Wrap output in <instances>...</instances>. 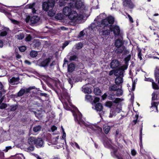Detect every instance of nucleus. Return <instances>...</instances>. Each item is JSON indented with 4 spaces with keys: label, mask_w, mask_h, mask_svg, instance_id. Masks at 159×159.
Returning <instances> with one entry per match:
<instances>
[{
    "label": "nucleus",
    "mask_w": 159,
    "mask_h": 159,
    "mask_svg": "<svg viewBox=\"0 0 159 159\" xmlns=\"http://www.w3.org/2000/svg\"><path fill=\"white\" fill-rule=\"evenodd\" d=\"M62 93L61 95V101L63 103L64 108L67 110H70V107L69 105L72 107L75 111L73 112V114L75 117V121L77 122L81 126H85L87 127V129L88 131H90V129L93 131H97L98 132H101L102 129L98 126L91 124L89 123L86 122L82 119V115L80 113L77 108L72 105L70 101V97L66 92V90L65 89H63Z\"/></svg>",
    "instance_id": "f257e3e1"
},
{
    "label": "nucleus",
    "mask_w": 159,
    "mask_h": 159,
    "mask_svg": "<svg viewBox=\"0 0 159 159\" xmlns=\"http://www.w3.org/2000/svg\"><path fill=\"white\" fill-rule=\"evenodd\" d=\"M114 20L113 17L111 16L107 17L106 14L103 13L95 19V22L91 24V27L93 30L96 28L100 34L103 36L108 35L110 34V31L108 29V25L113 24Z\"/></svg>",
    "instance_id": "f03ea898"
},
{
    "label": "nucleus",
    "mask_w": 159,
    "mask_h": 159,
    "mask_svg": "<svg viewBox=\"0 0 159 159\" xmlns=\"http://www.w3.org/2000/svg\"><path fill=\"white\" fill-rule=\"evenodd\" d=\"M68 6H66L63 9V14L72 21L79 22L83 19V15L81 14H78L74 10L73 3L70 2H68Z\"/></svg>",
    "instance_id": "7ed1b4c3"
},
{
    "label": "nucleus",
    "mask_w": 159,
    "mask_h": 159,
    "mask_svg": "<svg viewBox=\"0 0 159 159\" xmlns=\"http://www.w3.org/2000/svg\"><path fill=\"white\" fill-rule=\"evenodd\" d=\"M103 144L105 147L111 148V153L112 157L118 159H123L121 156L119 154L117 151V148L111 146V142L110 139H106L104 141Z\"/></svg>",
    "instance_id": "20e7f679"
},
{
    "label": "nucleus",
    "mask_w": 159,
    "mask_h": 159,
    "mask_svg": "<svg viewBox=\"0 0 159 159\" xmlns=\"http://www.w3.org/2000/svg\"><path fill=\"white\" fill-rule=\"evenodd\" d=\"M71 2L73 3L74 9L76 8L82 13L84 12L85 7L81 0H73Z\"/></svg>",
    "instance_id": "39448f33"
},
{
    "label": "nucleus",
    "mask_w": 159,
    "mask_h": 159,
    "mask_svg": "<svg viewBox=\"0 0 159 159\" xmlns=\"http://www.w3.org/2000/svg\"><path fill=\"white\" fill-rule=\"evenodd\" d=\"M55 3L54 0H48L47 2H44L42 5L43 9L46 11L50 8H53Z\"/></svg>",
    "instance_id": "423d86ee"
},
{
    "label": "nucleus",
    "mask_w": 159,
    "mask_h": 159,
    "mask_svg": "<svg viewBox=\"0 0 159 159\" xmlns=\"http://www.w3.org/2000/svg\"><path fill=\"white\" fill-rule=\"evenodd\" d=\"M157 98V96L155 93H154L152 94V101L151 102V106L150 107V109L152 111H154L158 112V109L157 106L158 103L156 102L155 100Z\"/></svg>",
    "instance_id": "0eeeda50"
},
{
    "label": "nucleus",
    "mask_w": 159,
    "mask_h": 159,
    "mask_svg": "<svg viewBox=\"0 0 159 159\" xmlns=\"http://www.w3.org/2000/svg\"><path fill=\"white\" fill-rule=\"evenodd\" d=\"M92 108L93 109L95 110L97 112H99V114L100 116L103 114V112L102 111L103 106L101 104L98 103H92Z\"/></svg>",
    "instance_id": "6e6552de"
},
{
    "label": "nucleus",
    "mask_w": 159,
    "mask_h": 159,
    "mask_svg": "<svg viewBox=\"0 0 159 159\" xmlns=\"http://www.w3.org/2000/svg\"><path fill=\"white\" fill-rule=\"evenodd\" d=\"M110 27L108 26V30L109 29L110 31H113L115 36H118L119 35L120 30L119 27L117 25H110Z\"/></svg>",
    "instance_id": "1a4fd4ad"
},
{
    "label": "nucleus",
    "mask_w": 159,
    "mask_h": 159,
    "mask_svg": "<svg viewBox=\"0 0 159 159\" xmlns=\"http://www.w3.org/2000/svg\"><path fill=\"white\" fill-rule=\"evenodd\" d=\"M92 88L91 84L88 83L82 87V91L85 93H92Z\"/></svg>",
    "instance_id": "9d476101"
},
{
    "label": "nucleus",
    "mask_w": 159,
    "mask_h": 159,
    "mask_svg": "<svg viewBox=\"0 0 159 159\" xmlns=\"http://www.w3.org/2000/svg\"><path fill=\"white\" fill-rule=\"evenodd\" d=\"M122 4L124 7L130 9L133 8L134 6L131 0H122Z\"/></svg>",
    "instance_id": "9b49d317"
},
{
    "label": "nucleus",
    "mask_w": 159,
    "mask_h": 159,
    "mask_svg": "<svg viewBox=\"0 0 159 159\" xmlns=\"http://www.w3.org/2000/svg\"><path fill=\"white\" fill-rule=\"evenodd\" d=\"M80 81H81V78L80 77L76 78L72 77L68 79L69 83L70 84L71 87H72V85L74 83Z\"/></svg>",
    "instance_id": "f8f14e48"
},
{
    "label": "nucleus",
    "mask_w": 159,
    "mask_h": 159,
    "mask_svg": "<svg viewBox=\"0 0 159 159\" xmlns=\"http://www.w3.org/2000/svg\"><path fill=\"white\" fill-rule=\"evenodd\" d=\"M124 69V67H122L121 66L119 69L116 70L115 71L114 74L115 76H123V72Z\"/></svg>",
    "instance_id": "ddd939ff"
},
{
    "label": "nucleus",
    "mask_w": 159,
    "mask_h": 159,
    "mask_svg": "<svg viewBox=\"0 0 159 159\" xmlns=\"http://www.w3.org/2000/svg\"><path fill=\"white\" fill-rule=\"evenodd\" d=\"M35 3H33L32 4H28L26 6L27 8L31 9H32V12L33 13H35L36 12V10L38 8V7L35 6Z\"/></svg>",
    "instance_id": "4468645a"
},
{
    "label": "nucleus",
    "mask_w": 159,
    "mask_h": 159,
    "mask_svg": "<svg viewBox=\"0 0 159 159\" xmlns=\"http://www.w3.org/2000/svg\"><path fill=\"white\" fill-rule=\"evenodd\" d=\"M19 77H13L9 80V82L11 85L17 84L19 83Z\"/></svg>",
    "instance_id": "2eb2a0df"
},
{
    "label": "nucleus",
    "mask_w": 159,
    "mask_h": 159,
    "mask_svg": "<svg viewBox=\"0 0 159 159\" xmlns=\"http://www.w3.org/2000/svg\"><path fill=\"white\" fill-rule=\"evenodd\" d=\"M145 81H150L152 83V85L153 89H158L159 87L158 85L154 82V80L150 78H146Z\"/></svg>",
    "instance_id": "dca6fc26"
},
{
    "label": "nucleus",
    "mask_w": 159,
    "mask_h": 159,
    "mask_svg": "<svg viewBox=\"0 0 159 159\" xmlns=\"http://www.w3.org/2000/svg\"><path fill=\"white\" fill-rule=\"evenodd\" d=\"M120 63L118 61L116 60H113L111 63V66L112 69L117 67L119 66Z\"/></svg>",
    "instance_id": "f3484780"
},
{
    "label": "nucleus",
    "mask_w": 159,
    "mask_h": 159,
    "mask_svg": "<svg viewBox=\"0 0 159 159\" xmlns=\"http://www.w3.org/2000/svg\"><path fill=\"white\" fill-rule=\"evenodd\" d=\"M57 1L58 0H56ZM73 0H59L57 2L60 7L66 5V3H68V2H72Z\"/></svg>",
    "instance_id": "a211bd4d"
},
{
    "label": "nucleus",
    "mask_w": 159,
    "mask_h": 159,
    "mask_svg": "<svg viewBox=\"0 0 159 159\" xmlns=\"http://www.w3.org/2000/svg\"><path fill=\"white\" fill-rule=\"evenodd\" d=\"M40 17L37 16H34L30 18V21L32 24H34L39 20Z\"/></svg>",
    "instance_id": "6ab92c4d"
},
{
    "label": "nucleus",
    "mask_w": 159,
    "mask_h": 159,
    "mask_svg": "<svg viewBox=\"0 0 159 159\" xmlns=\"http://www.w3.org/2000/svg\"><path fill=\"white\" fill-rule=\"evenodd\" d=\"M131 55H129L125 59V64L122 66V67H124V69H126L128 65V62L130 60L131 58Z\"/></svg>",
    "instance_id": "aec40b11"
},
{
    "label": "nucleus",
    "mask_w": 159,
    "mask_h": 159,
    "mask_svg": "<svg viewBox=\"0 0 159 159\" xmlns=\"http://www.w3.org/2000/svg\"><path fill=\"white\" fill-rule=\"evenodd\" d=\"M51 61V58H48L43 61L41 63L40 65L45 67L48 65L49 63Z\"/></svg>",
    "instance_id": "412c9836"
},
{
    "label": "nucleus",
    "mask_w": 159,
    "mask_h": 159,
    "mask_svg": "<svg viewBox=\"0 0 159 159\" xmlns=\"http://www.w3.org/2000/svg\"><path fill=\"white\" fill-rule=\"evenodd\" d=\"M75 65L73 63H70L68 65L67 70L69 72H72L75 70Z\"/></svg>",
    "instance_id": "4be33fe9"
},
{
    "label": "nucleus",
    "mask_w": 159,
    "mask_h": 159,
    "mask_svg": "<svg viewBox=\"0 0 159 159\" xmlns=\"http://www.w3.org/2000/svg\"><path fill=\"white\" fill-rule=\"evenodd\" d=\"M36 139L33 137H30L29 139L28 142L29 144L33 146L34 144L36 145Z\"/></svg>",
    "instance_id": "5701e85b"
},
{
    "label": "nucleus",
    "mask_w": 159,
    "mask_h": 159,
    "mask_svg": "<svg viewBox=\"0 0 159 159\" xmlns=\"http://www.w3.org/2000/svg\"><path fill=\"white\" fill-rule=\"evenodd\" d=\"M43 144V142L41 138L36 139V145L37 147H41Z\"/></svg>",
    "instance_id": "b1692460"
},
{
    "label": "nucleus",
    "mask_w": 159,
    "mask_h": 159,
    "mask_svg": "<svg viewBox=\"0 0 159 159\" xmlns=\"http://www.w3.org/2000/svg\"><path fill=\"white\" fill-rule=\"evenodd\" d=\"M8 29L7 28H5L2 29L0 32V36H6L8 33Z\"/></svg>",
    "instance_id": "393cba45"
},
{
    "label": "nucleus",
    "mask_w": 159,
    "mask_h": 159,
    "mask_svg": "<svg viewBox=\"0 0 159 159\" xmlns=\"http://www.w3.org/2000/svg\"><path fill=\"white\" fill-rule=\"evenodd\" d=\"M122 77L121 76H118L115 79V83L116 84H120L123 82Z\"/></svg>",
    "instance_id": "a878e982"
},
{
    "label": "nucleus",
    "mask_w": 159,
    "mask_h": 159,
    "mask_svg": "<svg viewBox=\"0 0 159 159\" xmlns=\"http://www.w3.org/2000/svg\"><path fill=\"white\" fill-rule=\"evenodd\" d=\"M48 14L50 16H53L55 14L56 11L53 8H50L48 10Z\"/></svg>",
    "instance_id": "bb28decb"
},
{
    "label": "nucleus",
    "mask_w": 159,
    "mask_h": 159,
    "mask_svg": "<svg viewBox=\"0 0 159 159\" xmlns=\"http://www.w3.org/2000/svg\"><path fill=\"white\" fill-rule=\"evenodd\" d=\"M155 76L156 81H157L159 84V70L157 68L155 72Z\"/></svg>",
    "instance_id": "cd10ccee"
},
{
    "label": "nucleus",
    "mask_w": 159,
    "mask_h": 159,
    "mask_svg": "<svg viewBox=\"0 0 159 159\" xmlns=\"http://www.w3.org/2000/svg\"><path fill=\"white\" fill-rule=\"evenodd\" d=\"M65 15H64L63 13H60L56 15L55 18L57 19L62 20L65 18Z\"/></svg>",
    "instance_id": "c85d7f7f"
},
{
    "label": "nucleus",
    "mask_w": 159,
    "mask_h": 159,
    "mask_svg": "<svg viewBox=\"0 0 159 159\" xmlns=\"http://www.w3.org/2000/svg\"><path fill=\"white\" fill-rule=\"evenodd\" d=\"M93 99V97L89 94L86 95L85 96V100L87 102H92Z\"/></svg>",
    "instance_id": "c756f323"
},
{
    "label": "nucleus",
    "mask_w": 159,
    "mask_h": 159,
    "mask_svg": "<svg viewBox=\"0 0 159 159\" xmlns=\"http://www.w3.org/2000/svg\"><path fill=\"white\" fill-rule=\"evenodd\" d=\"M122 44V42L120 40L117 39L116 40L115 42V45L116 47L119 48Z\"/></svg>",
    "instance_id": "7c9ffc66"
},
{
    "label": "nucleus",
    "mask_w": 159,
    "mask_h": 159,
    "mask_svg": "<svg viewBox=\"0 0 159 159\" xmlns=\"http://www.w3.org/2000/svg\"><path fill=\"white\" fill-rule=\"evenodd\" d=\"M142 127H143V125H142L141 128L140 129V134H139V136H140L139 139H140V147L141 148L142 146V129H143Z\"/></svg>",
    "instance_id": "2f4dec72"
},
{
    "label": "nucleus",
    "mask_w": 159,
    "mask_h": 159,
    "mask_svg": "<svg viewBox=\"0 0 159 159\" xmlns=\"http://www.w3.org/2000/svg\"><path fill=\"white\" fill-rule=\"evenodd\" d=\"M94 92L96 95H99L101 93V91L98 88H95L94 89Z\"/></svg>",
    "instance_id": "473e14b6"
},
{
    "label": "nucleus",
    "mask_w": 159,
    "mask_h": 159,
    "mask_svg": "<svg viewBox=\"0 0 159 159\" xmlns=\"http://www.w3.org/2000/svg\"><path fill=\"white\" fill-rule=\"evenodd\" d=\"M15 37L18 39H22L24 38V35L23 33H20L16 35Z\"/></svg>",
    "instance_id": "72a5a7b5"
},
{
    "label": "nucleus",
    "mask_w": 159,
    "mask_h": 159,
    "mask_svg": "<svg viewBox=\"0 0 159 159\" xmlns=\"http://www.w3.org/2000/svg\"><path fill=\"white\" fill-rule=\"evenodd\" d=\"M41 129V127L40 125L35 126L33 128V131L35 132L40 131Z\"/></svg>",
    "instance_id": "f704fd0d"
},
{
    "label": "nucleus",
    "mask_w": 159,
    "mask_h": 159,
    "mask_svg": "<svg viewBox=\"0 0 159 159\" xmlns=\"http://www.w3.org/2000/svg\"><path fill=\"white\" fill-rule=\"evenodd\" d=\"M110 129V127L108 125H106L103 128V129L105 133L107 134L109 132Z\"/></svg>",
    "instance_id": "c9c22d12"
},
{
    "label": "nucleus",
    "mask_w": 159,
    "mask_h": 159,
    "mask_svg": "<svg viewBox=\"0 0 159 159\" xmlns=\"http://www.w3.org/2000/svg\"><path fill=\"white\" fill-rule=\"evenodd\" d=\"M30 54L31 57H34L37 56L38 55V53L36 51H32L31 52Z\"/></svg>",
    "instance_id": "e433bc0d"
},
{
    "label": "nucleus",
    "mask_w": 159,
    "mask_h": 159,
    "mask_svg": "<svg viewBox=\"0 0 159 159\" xmlns=\"http://www.w3.org/2000/svg\"><path fill=\"white\" fill-rule=\"evenodd\" d=\"M71 145L74 148H77L79 149H80V147L79 145L76 142H71L70 143Z\"/></svg>",
    "instance_id": "4c0bfd02"
},
{
    "label": "nucleus",
    "mask_w": 159,
    "mask_h": 159,
    "mask_svg": "<svg viewBox=\"0 0 159 159\" xmlns=\"http://www.w3.org/2000/svg\"><path fill=\"white\" fill-rule=\"evenodd\" d=\"M116 91V93L117 96H119L122 95L123 91L121 89H119L118 88Z\"/></svg>",
    "instance_id": "58836bf2"
},
{
    "label": "nucleus",
    "mask_w": 159,
    "mask_h": 159,
    "mask_svg": "<svg viewBox=\"0 0 159 159\" xmlns=\"http://www.w3.org/2000/svg\"><path fill=\"white\" fill-rule=\"evenodd\" d=\"M116 114V113L115 112V110H114V109H112L111 111L109 117L110 118L112 117L113 116H115Z\"/></svg>",
    "instance_id": "ea45409f"
},
{
    "label": "nucleus",
    "mask_w": 159,
    "mask_h": 159,
    "mask_svg": "<svg viewBox=\"0 0 159 159\" xmlns=\"http://www.w3.org/2000/svg\"><path fill=\"white\" fill-rule=\"evenodd\" d=\"M122 134L120 133V131L119 130H117L116 132V139H118L122 137Z\"/></svg>",
    "instance_id": "a19ab883"
},
{
    "label": "nucleus",
    "mask_w": 159,
    "mask_h": 159,
    "mask_svg": "<svg viewBox=\"0 0 159 159\" xmlns=\"http://www.w3.org/2000/svg\"><path fill=\"white\" fill-rule=\"evenodd\" d=\"M25 89H21L18 92V96H22L25 93Z\"/></svg>",
    "instance_id": "79ce46f5"
},
{
    "label": "nucleus",
    "mask_w": 159,
    "mask_h": 159,
    "mask_svg": "<svg viewBox=\"0 0 159 159\" xmlns=\"http://www.w3.org/2000/svg\"><path fill=\"white\" fill-rule=\"evenodd\" d=\"M118 88L116 85H114L110 88V90L111 91H117Z\"/></svg>",
    "instance_id": "37998d69"
},
{
    "label": "nucleus",
    "mask_w": 159,
    "mask_h": 159,
    "mask_svg": "<svg viewBox=\"0 0 159 159\" xmlns=\"http://www.w3.org/2000/svg\"><path fill=\"white\" fill-rule=\"evenodd\" d=\"M114 110H115L116 113H119L120 112V111L121 110V107H120V105H118V106L116 107V108L115 109H114Z\"/></svg>",
    "instance_id": "c03bdc74"
},
{
    "label": "nucleus",
    "mask_w": 159,
    "mask_h": 159,
    "mask_svg": "<svg viewBox=\"0 0 159 159\" xmlns=\"http://www.w3.org/2000/svg\"><path fill=\"white\" fill-rule=\"evenodd\" d=\"M76 48L78 49H80L82 48L83 47V44L81 43H79L75 45Z\"/></svg>",
    "instance_id": "a18cd8bd"
},
{
    "label": "nucleus",
    "mask_w": 159,
    "mask_h": 159,
    "mask_svg": "<svg viewBox=\"0 0 159 159\" xmlns=\"http://www.w3.org/2000/svg\"><path fill=\"white\" fill-rule=\"evenodd\" d=\"M112 105V102L111 101L107 102L105 104V106L109 107H111Z\"/></svg>",
    "instance_id": "49530a36"
},
{
    "label": "nucleus",
    "mask_w": 159,
    "mask_h": 159,
    "mask_svg": "<svg viewBox=\"0 0 159 159\" xmlns=\"http://www.w3.org/2000/svg\"><path fill=\"white\" fill-rule=\"evenodd\" d=\"M122 100L120 98H116L113 101V102L116 103H118L122 101Z\"/></svg>",
    "instance_id": "de8ad7c7"
},
{
    "label": "nucleus",
    "mask_w": 159,
    "mask_h": 159,
    "mask_svg": "<svg viewBox=\"0 0 159 159\" xmlns=\"http://www.w3.org/2000/svg\"><path fill=\"white\" fill-rule=\"evenodd\" d=\"M19 49L20 52H24L26 49V48L25 46H22L19 48Z\"/></svg>",
    "instance_id": "09e8293b"
},
{
    "label": "nucleus",
    "mask_w": 159,
    "mask_h": 159,
    "mask_svg": "<svg viewBox=\"0 0 159 159\" xmlns=\"http://www.w3.org/2000/svg\"><path fill=\"white\" fill-rule=\"evenodd\" d=\"M100 98H99L98 97H96L95 98L93 102H92V103H97L96 102H98L99 101Z\"/></svg>",
    "instance_id": "8fccbe9b"
},
{
    "label": "nucleus",
    "mask_w": 159,
    "mask_h": 159,
    "mask_svg": "<svg viewBox=\"0 0 159 159\" xmlns=\"http://www.w3.org/2000/svg\"><path fill=\"white\" fill-rule=\"evenodd\" d=\"M135 81H134L133 82L132 89H129V91H130H130H134L135 89Z\"/></svg>",
    "instance_id": "3c124183"
},
{
    "label": "nucleus",
    "mask_w": 159,
    "mask_h": 159,
    "mask_svg": "<svg viewBox=\"0 0 159 159\" xmlns=\"http://www.w3.org/2000/svg\"><path fill=\"white\" fill-rule=\"evenodd\" d=\"M32 38L30 35H28L25 38L26 41H29L31 40Z\"/></svg>",
    "instance_id": "603ef678"
},
{
    "label": "nucleus",
    "mask_w": 159,
    "mask_h": 159,
    "mask_svg": "<svg viewBox=\"0 0 159 159\" xmlns=\"http://www.w3.org/2000/svg\"><path fill=\"white\" fill-rule=\"evenodd\" d=\"M7 105L6 104L2 103L0 106V108L1 109H3L6 108Z\"/></svg>",
    "instance_id": "864d4df0"
},
{
    "label": "nucleus",
    "mask_w": 159,
    "mask_h": 159,
    "mask_svg": "<svg viewBox=\"0 0 159 159\" xmlns=\"http://www.w3.org/2000/svg\"><path fill=\"white\" fill-rule=\"evenodd\" d=\"M17 107L16 105L12 106L11 107V111H14L17 108Z\"/></svg>",
    "instance_id": "5fc2aeb1"
},
{
    "label": "nucleus",
    "mask_w": 159,
    "mask_h": 159,
    "mask_svg": "<svg viewBox=\"0 0 159 159\" xmlns=\"http://www.w3.org/2000/svg\"><path fill=\"white\" fill-rule=\"evenodd\" d=\"M34 113L35 115V116L39 118L40 117H41V116L40 115L41 114L40 113V112L39 111H38V113H37L36 112H34Z\"/></svg>",
    "instance_id": "6e6d98bb"
},
{
    "label": "nucleus",
    "mask_w": 159,
    "mask_h": 159,
    "mask_svg": "<svg viewBox=\"0 0 159 159\" xmlns=\"http://www.w3.org/2000/svg\"><path fill=\"white\" fill-rule=\"evenodd\" d=\"M11 148H11V146L6 147L5 149L3 151H4L5 152H7L8 151V150H9L11 149Z\"/></svg>",
    "instance_id": "4d7b16f0"
},
{
    "label": "nucleus",
    "mask_w": 159,
    "mask_h": 159,
    "mask_svg": "<svg viewBox=\"0 0 159 159\" xmlns=\"http://www.w3.org/2000/svg\"><path fill=\"white\" fill-rule=\"evenodd\" d=\"M138 56L140 60H142V54L141 53V50L139 51V52L138 54Z\"/></svg>",
    "instance_id": "13d9d810"
},
{
    "label": "nucleus",
    "mask_w": 159,
    "mask_h": 159,
    "mask_svg": "<svg viewBox=\"0 0 159 159\" xmlns=\"http://www.w3.org/2000/svg\"><path fill=\"white\" fill-rule=\"evenodd\" d=\"M137 152L134 149H132L131 151V153L132 155L133 156H135Z\"/></svg>",
    "instance_id": "bf43d9fd"
},
{
    "label": "nucleus",
    "mask_w": 159,
    "mask_h": 159,
    "mask_svg": "<svg viewBox=\"0 0 159 159\" xmlns=\"http://www.w3.org/2000/svg\"><path fill=\"white\" fill-rule=\"evenodd\" d=\"M27 149H28V151L30 152L34 150V147L33 146H31V147H29L27 148Z\"/></svg>",
    "instance_id": "052dcab7"
},
{
    "label": "nucleus",
    "mask_w": 159,
    "mask_h": 159,
    "mask_svg": "<svg viewBox=\"0 0 159 159\" xmlns=\"http://www.w3.org/2000/svg\"><path fill=\"white\" fill-rule=\"evenodd\" d=\"M127 16L129 20L130 21V22H131V23L133 22L134 21H133V19L132 18V17L129 14H128L127 13Z\"/></svg>",
    "instance_id": "680f3d73"
},
{
    "label": "nucleus",
    "mask_w": 159,
    "mask_h": 159,
    "mask_svg": "<svg viewBox=\"0 0 159 159\" xmlns=\"http://www.w3.org/2000/svg\"><path fill=\"white\" fill-rule=\"evenodd\" d=\"M76 56L75 55H74L70 57V60L71 61H73L76 60Z\"/></svg>",
    "instance_id": "e2e57ef3"
},
{
    "label": "nucleus",
    "mask_w": 159,
    "mask_h": 159,
    "mask_svg": "<svg viewBox=\"0 0 159 159\" xmlns=\"http://www.w3.org/2000/svg\"><path fill=\"white\" fill-rule=\"evenodd\" d=\"M69 44V43L67 41L65 42L63 44L62 46V48L64 49L66 46H67Z\"/></svg>",
    "instance_id": "0e129e2a"
},
{
    "label": "nucleus",
    "mask_w": 159,
    "mask_h": 159,
    "mask_svg": "<svg viewBox=\"0 0 159 159\" xmlns=\"http://www.w3.org/2000/svg\"><path fill=\"white\" fill-rule=\"evenodd\" d=\"M57 129V127L54 125L52 126L51 128V129L52 132H54L55 130H56Z\"/></svg>",
    "instance_id": "69168bd1"
},
{
    "label": "nucleus",
    "mask_w": 159,
    "mask_h": 159,
    "mask_svg": "<svg viewBox=\"0 0 159 159\" xmlns=\"http://www.w3.org/2000/svg\"><path fill=\"white\" fill-rule=\"evenodd\" d=\"M138 115L137 114H136L135 116V118L136 119L133 120V122L134 123V124H135L137 122V120L138 118Z\"/></svg>",
    "instance_id": "338daca9"
},
{
    "label": "nucleus",
    "mask_w": 159,
    "mask_h": 159,
    "mask_svg": "<svg viewBox=\"0 0 159 159\" xmlns=\"http://www.w3.org/2000/svg\"><path fill=\"white\" fill-rule=\"evenodd\" d=\"M84 35V31L83 30V31H81L80 32V33L79 34V37H81L83 36Z\"/></svg>",
    "instance_id": "774afa93"
}]
</instances>
